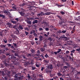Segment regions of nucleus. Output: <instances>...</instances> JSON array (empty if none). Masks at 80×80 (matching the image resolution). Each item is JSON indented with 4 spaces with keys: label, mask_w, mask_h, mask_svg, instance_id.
Returning a JSON list of instances; mask_svg holds the SVG:
<instances>
[{
    "label": "nucleus",
    "mask_w": 80,
    "mask_h": 80,
    "mask_svg": "<svg viewBox=\"0 0 80 80\" xmlns=\"http://www.w3.org/2000/svg\"><path fill=\"white\" fill-rule=\"evenodd\" d=\"M11 59H12V62H13V64H14V65H16L17 66H18L19 65V62H17V61H18V59H17V58L14 56H11Z\"/></svg>",
    "instance_id": "obj_1"
},
{
    "label": "nucleus",
    "mask_w": 80,
    "mask_h": 80,
    "mask_svg": "<svg viewBox=\"0 0 80 80\" xmlns=\"http://www.w3.org/2000/svg\"><path fill=\"white\" fill-rule=\"evenodd\" d=\"M21 75V73H18L17 74H16V75L14 76V77L15 78L14 79V80H18V77L17 76H20Z\"/></svg>",
    "instance_id": "obj_2"
},
{
    "label": "nucleus",
    "mask_w": 80,
    "mask_h": 80,
    "mask_svg": "<svg viewBox=\"0 0 80 80\" xmlns=\"http://www.w3.org/2000/svg\"><path fill=\"white\" fill-rule=\"evenodd\" d=\"M0 47L1 48L5 49V47H6V45L1 44L0 45Z\"/></svg>",
    "instance_id": "obj_3"
},
{
    "label": "nucleus",
    "mask_w": 80,
    "mask_h": 80,
    "mask_svg": "<svg viewBox=\"0 0 80 80\" xmlns=\"http://www.w3.org/2000/svg\"><path fill=\"white\" fill-rule=\"evenodd\" d=\"M42 15H44V16L45 15V14L43 13V12H41L40 13L37 14V16H42Z\"/></svg>",
    "instance_id": "obj_4"
},
{
    "label": "nucleus",
    "mask_w": 80,
    "mask_h": 80,
    "mask_svg": "<svg viewBox=\"0 0 80 80\" xmlns=\"http://www.w3.org/2000/svg\"><path fill=\"white\" fill-rule=\"evenodd\" d=\"M60 38H64L65 40H67V37H65V35H63L62 36H61L60 37Z\"/></svg>",
    "instance_id": "obj_5"
},
{
    "label": "nucleus",
    "mask_w": 80,
    "mask_h": 80,
    "mask_svg": "<svg viewBox=\"0 0 80 80\" xmlns=\"http://www.w3.org/2000/svg\"><path fill=\"white\" fill-rule=\"evenodd\" d=\"M75 20H76V21H79L80 22V16H78V18L75 17Z\"/></svg>",
    "instance_id": "obj_6"
},
{
    "label": "nucleus",
    "mask_w": 80,
    "mask_h": 80,
    "mask_svg": "<svg viewBox=\"0 0 80 80\" xmlns=\"http://www.w3.org/2000/svg\"><path fill=\"white\" fill-rule=\"evenodd\" d=\"M40 50L41 52H43L45 51V48H42L40 49Z\"/></svg>",
    "instance_id": "obj_7"
},
{
    "label": "nucleus",
    "mask_w": 80,
    "mask_h": 80,
    "mask_svg": "<svg viewBox=\"0 0 80 80\" xmlns=\"http://www.w3.org/2000/svg\"><path fill=\"white\" fill-rule=\"evenodd\" d=\"M26 22L29 25H32V21H26Z\"/></svg>",
    "instance_id": "obj_8"
},
{
    "label": "nucleus",
    "mask_w": 80,
    "mask_h": 80,
    "mask_svg": "<svg viewBox=\"0 0 80 80\" xmlns=\"http://www.w3.org/2000/svg\"><path fill=\"white\" fill-rule=\"evenodd\" d=\"M26 55L27 57H32V53L27 54Z\"/></svg>",
    "instance_id": "obj_9"
},
{
    "label": "nucleus",
    "mask_w": 80,
    "mask_h": 80,
    "mask_svg": "<svg viewBox=\"0 0 80 80\" xmlns=\"http://www.w3.org/2000/svg\"><path fill=\"white\" fill-rule=\"evenodd\" d=\"M30 51L32 53H35V49H34L31 48V49H30Z\"/></svg>",
    "instance_id": "obj_10"
},
{
    "label": "nucleus",
    "mask_w": 80,
    "mask_h": 80,
    "mask_svg": "<svg viewBox=\"0 0 80 80\" xmlns=\"http://www.w3.org/2000/svg\"><path fill=\"white\" fill-rule=\"evenodd\" d=\"M6 74L7 75H9L10 73V72L9 71H8V70H6L5 72Z\"/></svg>",
    "instance_id": "obj_11"
},
{
    "label": "nucleus",
    "mask_w": 80,
    "mask_h": 80,
    "mask_svg": "<svg viewBox=\"0 0 80 80\" xmlns=\"http://www.w3.org/2000/svg\"><path fill=\"white\" fill-rule=\"evenodd\" d=\"M38 23V20H35L32 22V23L33 24H35V23Z\"/></svg>",
    "instance_id": "obj_12"
},
{
    "label": "nucleus",
    "mask_w": 80,
    "mask_h": 80,
    "mask_svg": "<svg viewBox=\"0 0 80 80\" xmlns=\"http://www.w3.org/2000/svg\"><path fill=\"white\" fill-rule=\"evenodd\" d=\"M23 76H20V77H18V79L21 80L22 79H23Z\"/></svg>",
    "instance_id": "obj_13"
},
{
    "label": "nucleus",
    "mask_w": 80,
    "mask_h": 80,
    "mask_svg": "<svg viewBox=\"0 0 80 80\" xmlns=\"http://www.w3.org/2000/svg\"><path fill=\"white\" fill-rule=\"evenodd\" d=\"M0 17H2V18H5V15L3 14H0Z\"/></svg>",
    "instance_id": "obj_14"
},
{
    "label": "nucleus",
    "mask_w": 80,
    "mask_h": 80,
    "mask_svg": "<svg viewBox=\"0 0 80 80\" xmlns=\"http://www.w3.org/2000/svg\"><path fill=\"white\" fill-rule=\"evenodd\" d=\"M19 13H20L21 15V16H23L24 15V14H25V13L23 12H19Z\"/></svg>",
    "instance_id": "obj_15"
},
{
    "label": "nucleus",
    "mask_w": 80,
    "mask_h": 80,
    "mask_svg": "<svg viewBox=\"0 0 80 80\" xmlns=\"http://www.w3.org/2000/svg\"><path fill=\"white\" fill-rule=\"evenodd\" d=\"M19 30H23V28L22 26L19 25Z\"/></svg>",
    "instance_id": "obj_16"
},
{
    "label": "nucleus",
    "mask_w": 80,
    "mask_h": 80,
    "mask_svg": "<svg viewBox=\"0 0 80 80\" xmlns=\"http://www.w3.org/2000/svg\"><path fill=\"white\" fill-rule=\"evenodd\" d=\"M49 67L50 70H52V69H53V65H52L50 64L49 65Z\"/></svg>",
    "instance_id": "obj_17"
},
{
    "label": "nucleus",
    "mask_w": 80,
    "mask_h": 80,
    "mask_svg": "<svg viewBox=\"0 0 80 80\" xmlns=\"http://www.w3.org/2000/svg\"><path fill=\"white\" fill-rule=\"evenodd\" d=\"M44 14H45V15H50V12H46Z\"/></svg>",
    "instance_id": "obj_18"
},
{
    "label": "nucleus",
    "mask_w": 80,
    "mask_h": 80,
    "mask_svg": "<svg viewBox=\"0 0 80 80\" xmlns=\"http://www.w3.org/2000/svg\"><path fill=\"white\" fill-rule=\"evenodd\" d=\"M39 40L40 41H42V39L43 38V36H41V35L39 36Z\"/></svg>",
    "instance_id": "obj_19"
},
{
    "label": "nucleus",
    "mask_w": 80,
    "mask_h": 80,
    "mask_svg": "<svg viewBox=\"0 0 80 80\" xmlns=\"http://www.w3.org/2000/svg\"><path fill=\"white\" fill-rule=\"evenodd\" d=\"M60 13L61 14V15H65V12H64L63 11H61L60 12Z\"/></svg>",
    "instance_id": "obj_20"
},
{
    "label": "nucleus",
    "mask_w": 80,
    "mask_h": 80,
    "mask_svg": "<svg viewBox=\"0 0 80 80\" xmlns=\"http://www.w3.org/2000/svg\"><path fill=\"white\" fill-rule=\"evenodd\" d=\"M30 43L32 45H34V44H35V43H34V42L33 41H31Z\"/></svg>",
    "instance_id": "obj_21"
},
{
    "label": "nucleus",
    "mask_w": 80,
    "mask_h": 80,
    "mask_svg": "<svg viewBox=\"0 0 80 80\" xmlns=\"http://www.w3.org/2000/svg\"><path fill=\"white\" fill-rule=\"evenodd\" d=\"M17 22L16 21H11V22L12 23H13V24H16V23H17Z\"/></svg>",
    "instance_id": "obj_22"
},
{
    "label": "nucleus",
    "mask_w": 80,
    "mask_h": 80,
    "mask_svg": "<svg viewBox=\"0 0 80 80\" xmlns=\"http://www.w3.org/2000/svg\"><path fill=\"white\" fill-rule=\"evenodd\" d=\"M57 75H58V76H62V74L60 73V72H58L57 74Z\"/></svg>",
    "instance_id": "obj_23"
},
{
    "label": "nucleus",
    "mask_w": 80,
    "mask_h": 80,
    "mask_svg": "<svg viewBox=\"0 0 80 80\" xmlns=\"http://www.w3.org/2000/svg\"><path fill=\"white\" fill-rule=\"evenodd\" d=\"M61 51H62V49H58V51H57V52H58V53H60Z\"/></svg>",
    "instance_id": "obj_24"
},
{
    "label": "nucleus",
    "mask_w": 80,
    "mask_h": 80,
    "mask_svg": "<svg viewBox=\"0 0 80 80\" xmlns=\"http://www.w3.org/2000/svg\"><path fill=\"white\" fill-rule=\"evenodd\" d=\"M3 31H0V35L1 37H2L3 36Z\"/></svg>",
    "instance_id": "obj_25"
},
{
    "label": "nucleus",
    "mask_w": 80,
    "mask_h": 80,
    "mask_svg": "<svg viewBox=\"0 0 80 80\" xmlns=\"http://www.w3.org/2000/svg\"><path fill=\"white\" fill-rule=\"evenodd\" d=\"M43 62L44 63H48V61L47 60H44Z\"/></svg>",
    "instance_id": "obj_26"
},
{
    "label": "nucleus",
    "mask_w": 80,
    "mask_h": 80,
    "mask_svg": "<svg viewBox=\"0 0 80 80\" xmlns=\"http://www.w3.org/2000/svg\"><path fill=\"white\" fill-rule=\"evenodd\" d=\"M76 71V72H77L76 75H78V76H79V75H80V72H78L77 71Z\"/></svg>",
    "instance_id": "obj_27"
},
{
    "label": "nucleus",
    "mask_w": 80,
    "mask_h": 80,
    "mask_svg": "<svg viewBox=\"0 0 80 80\" xmlns=\"http://www.w3.org/2000/svg\"><path fill=\"white\" fill-rule=\"evenodd\" d=\"M33 33H35V31L34 30H32L31 32V34H33Z\"/></svg>",
    "instance_id": "obj_28"
},
{
    "label": "nucleus",
    "mask_w": 80,
    "mask_h": 80,
    "mask_svg": "<svg viewBox=\"0 0 80 80\" xmlns=\"http://www.w3.org/2000/svg\"><path fill=\"white\" fill-rule=\"evenodd\" d=\"M58 7L59 8H60V7H63V6H64V5H58Z\"/></svg>",
    "instance_id": "obj_29"
},
{
    "label": "nucleus",
    "mask_w": 80,
    "mask_h": 80,
    "mask_svg": "<svg viewBox=\"0 0 80 80\" xmlns=\"http://www.w3.org/2000/svg\"><path fill=\"white\" fill-rule=\"evenodd\" d=\"M52 39L50 38H49L48 39V40H49V41H50L51 42H52Z\"/></svg>",
    "instance_id": "obj_30"
},
{
    "label": "nucleus",
    "mask_w": 80,
    "mask_h": 80,
    "mask_svg": "<svg viewBox=\"0 0 80 80\" xmlns=\"http://www.w3.org/2000/svg\"><path fill=\"white\" fill-rule=\"evenodd\" d=\"M27 78H29V79H30V78H31V77H30V74H28Z\"/></svg>",
    "instance_id": "obj_31"
},
{
    "label": "nucleus",
    "mask_w": 80,
    "mask_h": 80,
    "mask_svg": "<svg viewBox=\"0 0 80 80\" xmlns=\"http://www.w3.org/2000/svg\"><path fill=\"white\" fill-rule=\"evenodd\" d=\"M13 45L15 48H17V44H16V43H13Z\"/></svg>",
    "instance_id": "obj_32"
},
{
    "label": "nucleus",
    "mask_w": 80,
    "mask_h": 80,
    "mask_svg": "<svg viewBox=\"0 0 80 80\" xmlns=\"http://www.w3.org/2000/svg\"><path fill=\"white\" fill-rule=\"evenodd\" d=\"M44 57H45V58H48V57H49L48 55V54H46L44 56Z\"/></svg>",
    "instance_id": "obj_33"
},
{
    "label": "nucleus",
    "mask_w": 80,
    "mask_h": 80,
    "mask_svg": "<svg viewBox=\"0 0 80 80\" xmlns=\"http://www.w3.org/2000/svg\"><path fill=\"white\" fill-rule=\"evenodd\" d=\"M66 32H67V30H63L62 31V33H66Z\"/></svg>",
    "instance_id": "obj_34"
},
{
    "label": "nucleus",
    "mask_w": 80,
    "mask_h": 80,
    "mask_svg": "<svg viewBox=\"0 0 80 80\" xmlns=\"http://www.w3.org/2000/svg\"><path fill=\"white\" fill-rule=\"evenodd\" d=\"M67 68H68V67L67 66H64L63 67V69H64V70H65V69H67Z\"/></svg>",
    "instance_id": "obj_35"
},
{
    "label": "nucleus",
    "mask_w": 80,
    "mask_h": 80,
    "mask_svg": "<svg viewBox=\"0 0 80 80\" xmlns=\"http://www.w3.org/2000/svg\"><path fill=\"white\" fill-rule=\"evenodd\" d=\"M11 48H12V49H13L14 50H15V49L14 47L13 46V45L11 46Z\"/></svg>",
    "instance_id": "obj_36"
},
{
    "label": "nucleus",
    "mask_w": 80,
    "mask_h": 80,
    "mask_svg": "<svg viewBox=\"0 0 80 80\" xmlns=\"http://www.w3.org/2000/svg\"><path fill=\"white\" fill-rule=\"evenodd\" d=\"M39 30V31L43 30V28H40Z\"/></svg>",
    "instance_id": "obj_37"
},
{
    "label": "nucleus",
    "mask_w": 80,
    "mask_h": 80,
    "mask_svg": "<svg viewBox=\"0 0 80 80\" xmlns=\"http://www.w3.org/2000/svg\"><path fill=\"white\" fill-rule=\"evenodd\" d=\"M59 25H63V22H59Z\"/></svg>",
    "instance_id": "obj_38"
},
{
    "label": "nucleus",
    "mask_w": 80,
    "mask_h": 80,
    "mask_svg": "<svg viewBox=\"0 0 80 80\" xmlns=\"http://www.w3.org/2000/svg\"><path fill=\"white\" fill-rule=\"evenodd\" d=\"M77 15H80V12L79 11H78L76 13Z\"/></svg>",
    "instance_id": "obj_39"
},
{
    "label": "nucleus",
    "mask_w": 80,
    "mask_h": 80,
    "mask_svg": "<svg viewBox=\"0 0 80 80\" xmlns=\"http://www.w3.org/2000/svg\"><path fill=\"white\" fill-rule=\"evenodd\" d=\"M51 72H52V71L50 70L46 71V73H51Z\"/></svg>",
    "instance_id": "obj_40"
},
{
    "label": "nucleus",
    "mask_w": 80,
    "mask_h": 80,
    "mask_svg": "<svg viewBox=\"0 0 80 80\" xmlns=\"http://www.w3.org/2000/svg\"><path fill=\"white\" fill-rule=\"evenodd\" d=\"M14 55L15 56H16V57H18V53H15Z\"/></svg>",
    "instance_id": "obj_41"
},
{
    "label": "nucleus",
    "mask_w": 80,
    "mask_h": 80,
    "mask_svg": "<svg viewBox=\"0 0 80 80\" xmlns=\"http://www.w3.org/2000/svg\"><path fill=\"white\" fill-rule=\"evenodd\" d=\"M12 8H13V9H15V10H17V8H16V6H12Z\"/></svg>",
    "instance_id": "obj_42"
},
{
    "label": "nucleus",
    "mask_w": 80,
    "mask_h": 80,
    "mask_svg": "<svg viewBox=\"0 0 80 80\" xmlns=\"http://www.w3.org/2000/svg\"><path fill=\"white\" fill-rule=\"evenodd\" d=\"M75 77L77 79H79V78L78 77H77V75H75Z\"/></svg>",
    "instance_id": "obj_43"
},
{
    "label": "nucleus",
    "mask_w": 80,
    "mask_h": 80,
    "mask_svg": "<svg viewBox=\"0 0 80 80\" xmlns=\"http://www.w3.org/2000/svg\"><path fill=\"white\" fill-rule=\"evenodd\" d=\"M75 52V50H72V51H71V53H74Z\"/></svg>",
    "instance_id": "obj_44"
},
{
    "label": "nucleus",
    "mask_w": 80,
    "mask_h": 80,
    "mask_svg": "<svg viewBox=\"0 0 80 80\" xmlns=\"http://www.w3.org/2000/svg\"><path fill=\"white\" fill-rule=\"evenodd\" d=\"M25 5H27V3H23L21 5V6H24Z\"/></svg>",
    "instance_id": "obj_45"
},
{
    "label": "nucleus",
    "mask_w": 80,
    "mask_h": 80,
    "mask_svg": "<svg viewBox=\"0 0 80 80\" xmlns=\"http://www.w3.org/2000/svg\"><path fill=\"white\" fill-rule=\"evenodd\" d=\"M75 26L72 28V31H73V32H75Z\"/></svg>",
    "instance_id": "obj_46"
},
{
    "label": "nucleus",
    "mask_w": 80,
    "mask_h": 80,
    "mask_svg": "<svg viewBox=\"0 0 80 80\" xmlns=\"http://www.w3.org/2000/svg\"><path fill=\"white\" fill-rule=\"evenodd\" d=\"M67 1V0H61V2H65Z\"/></svg>",
    "instance_id": "obj_47"
},
{
    "label": "nucleus",
    "mask_w": 80,
    "mask_h": 80,
    "mask_svg": "<svg viewBox=\"0 0 80 80\" xmlns=\"http://www.w3.org/2000/svg\"><path fill=\"white\" fill-rule=\"evenodd\" d=\"M32 70H35V67H33V66H32Z\"/></svg>",
    "instance_id": "obj_48"
},
{
    "label": "nucleus",
    "mask_w": 80,
    "mask_h": 80,
    "mask_svg": "<svg viewBox=\"0 0 80 80\" xmlns=\"http://www.w3.org/2000/svg\"><path fill=\"white\" fill-rule=\"evenodd\" d=\"M57 17H58V18H59V19H62V17H61V16H60L58 15Z\"/></svg>",
    "instance_id": "obj_49"
},
{
    "label": "nucleus",
    "mask_w": 80,
    "mask_h": 80,
    "mask_svg": "<svg viewBox=\"0 0 80 80\" xmlns=\"http://www.w3.org/2000/svg\"><path fill=\"white\" fill-rule=\"evenodd\" d=\"M25 33L26 35H28V32H27V31H25Z\"/></svg>",
    "instance_id": "obj_50"
},
{
    "label": "nucleus",
    "mask_w": 80,
    "mask_h": 80,
    "mask_svg": "<svg viewBox=\"0 0 80 80\" xmlns=\"http://www.w3.org/2000/svg\"><path fill=\"white\" fill-rule=\"evenodd\" d=\"M4 43H7V40L5 39V40H4Z\"/></svg>",
    "instance_id": "obj_51"
},
{
    "label": "nucleus",
    "mask_w": 80,
    "mask_h": 80,
    "mask_svg": "<svg viewBox=\"0 0 80 80\" xmlns=\"http://www.w3.org/2000/svg\"><path fill=\"white\" fill-rule=\"evenodd\" d=\"M58 32L59 33H62V31L60 30H59Z\"/></svg>",
    "instance_id": "obj_52"
},
{
    "label": "nucleus",
    "mask_w": 80,
    "mask_h": 80,
    "mask_svg": "<svg viewBox=\"0 0 80 80\" xmlns=\"http://www.w3.org/2000/svg\"><path fill=\"white\" fill-rule=\"evenodd\" d=\"M8 45V47H11V46H12V45H11V44H7Z\"/></svg>",
    "instance_id": "obj_53"
},
{
    "label": "nucleus",
    "mask_w": 80,
    "mask_h": 80,
    "mask_svg": "<svg viewBox=\"0 0 80 80\" xmlns=\"http://www.w3.org/2000/svg\"><path fill=\"white\" fill-rule=\"evenodd\" d=\"M66 53H67V54H68L70 53V52L68 51H67L66 52Z\"/></svg>",
    "instance_id": "obj_54"
},
{
    "label": "nucleus",
    "mask_w": 80,
    "mask_h": 80,
    "mask_svg": "<svg viewBox=\"0 0 80 80\" xmlns=\"http://www.w3.org/2000/svg\"><path fill=\"white\" fill-rule=\"evenodd\" d=\"M54 53L55 54V55H57L58 52H54Z\"/></svg>",
    "instance_id": "obj_55"
},
{
    "label": "nucleus",
    "mask_w": 80,
    "mask_h": 80,
    "mask_svg": "<svg viewBox=\"0 0 80 80\" xmlns=\"http://www.w3.org/2000/svg\"><path fill=\"white\" fill-rule=\"evenodd\" d=\"M7 56H10L11 55H10V53H7L6 54Z\"/></svg>",
    "instance_id": "obj_56"
},
{
    "label": "nucleus",
    "mask_w": 80,
    "mask_h": 80,
    "mask_svg": "<svg viewBox=\"0 0 80 80\" xmlns=\"http://www.w3.org/2000/svg\"><path fill=\"white\" fill-rule=\"evenodd\" d=\"M49 30V29L48 28H45V30H46V31H48Z\"/></svg>",
    "instance_id": "obj_57"
},
{
    "label": "nucleus",
    "mask_w": 80,
    "mask_h": 80,
    "mask_svg": "<svg viewBox=\"0 0 80 80\" xmlns=\"http://www.w3.org/2000/svg\"><path fill=\"white\" fill-rule=\"evenodd\" d=\"M47 47V45H46V44H44V46H43V47H44V48H45V47Z\"/></svg>",
    "instance_id": "obj_58"
},
{
    "label": "nucleus",
    "mask_w": 80,
    "mask_h": 80,
    "mask_svg": "<svg viewBox=\"0 0 80 80\" xmlns=\"http://www.w3.org/2000/svg\"><path fill=\"white\" fill-rule=\"evenodd\" d=\"M58 78V77L57 76H56L55 77H54L53 78L54 79H57Z\"/></svg>",
    "instance_id": "obj_59"
},
{
    "label": "nucleus",
    "mask_w": 80,
    "mask_h": 80,
    "mask_svg": "<svg viewBox=\"0 0 80 80\" xmlns=\"http://www.w3.org/2000/svg\"><path fill=\"white\" fill-rule=\"evenodd\" d=\"M7 24L8 26H11L12 25V24L10 23H8Z\"/></svg>",
    "instance_id": "obj_60"
},
{
    "label": "nucleus",
    "mask_w": 80,
    "mask_h": 80,
    "mask_svg": "<svg viewBox=\"0 0 80 80\" xmlns=\"http://www.w3.org/2000/svg\"><path fill=\"white\" fill-rule=\"evenodd\" d=\"M25 30H29L28 28L27 27V28H25Z\"/></svg>",
    "instance_id": "obj_61"
},
{
    "label": "nucleus",
    "mask_w": 80,
    "mask_h": 80,
    "mask_svg": "<svg viewBox=\"0 0 80 80\" xmlns=\"http://www.w3.org/2000/svg\"><path fill=\"white\" fill-rule=\"evenodd\" d=\"M44 36L45 37H48V35H47L46 34H44Z\"/></svg>",
    "instance_id": "obj_62"
},
{
    "label": "nucleus",
    "mask_w": 80,
    "mask_h": 80,
    "mask_svg": "<svg viewBox=\"0 0 80 80\" xmlns=\"http://www.w3.org/2000/svg\"><path fill=\"white\" fill-rule=\"evenodd\" d=\"M60 80H64V79L62 78H60Z\"/></svg>",
    "instance_id": "obj_63"
},
{
    "label": "nucleus",
    "mask_w": 80,
    "mask_h": 80,
    "mask_svg": "<svg viewBox=\"0 0 80 80\" xmlns=\"http://www.w3.org/2000/svg\"><path fill=\"white\" fill-rule=\"evenodd\" d=\"M50 28H53V26H50Z\"/></svg>",
    "instance_id": "obj_64"
}]
</instances>
